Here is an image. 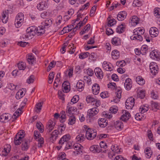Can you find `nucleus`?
<instances>
[{
    "instance_id": "ea45409f",
    "label": "nucleus",
    "mask_w": 160,
    "mask_h": 160,
    "mask_svg": "<svg viewBox=\"0 0 160 160\" xmlns=\"http://www.w3.org/2000/svg\"><path fill=\"white\" fill-rule=\"evenodd\" d=\"M69 116V118L68 119L69 122L68 124L70 125H72L74 124L75 122L76 119L75 117L73 115H70Z\"/></svg>"
},
{
    "instance_id": "39448f33",
    "label": "nucleus",
    "mask_w": 160,
    "mask_h": 160,
    "mask_svg": "<svg viewBox=\"0 0 160 160\" xmlns=\"http://www.w3.org/2000/svg\"><path fill=\"white\" fill-rule=\"evenodd\" d=\"M96 136V133L93 130H91L90 128H88L86 131V137L89 140L93 139Z\"/></svg>"
},
{
    "instance_id": "c9c22d12",
    "label": "nucleus",
    "mask_w": 160,
    "mask_h": 160,
    "mask_svg": "<svg viewBox=\"0 0 160 160\" xmlns=\"http://www.w3.org/2000/svg\"><path fill=\"white\" fill-rule=\"evenodd\" d=\"M111 55L113 59H117L119 57V53L117 50H114L112 52Z\"/></svg>"
},
{
    "instance_id": "9b49d317",
    "label": "nucleus",
    "mask_w": 160,
    "mask_h": 160,
    "mask_svg": "<svg viewBox=\"0 0 160 160\" xmlns=\"http://www.w3.org/2000/svg\"><path fill=\"white\" fill-rule=\"evenodd\" d=\"M94 71L96 76L98 78L101 79L103 78V72L101 68H96L95 69Z\"/></svg>"
},
{
    "instance_id": "9d476101",
    "label": "nucleus",
    "mask_w": 160,
    "mask_h": 160,
    "mask_svg": "<svg viewBox=\"0 0 160 160\" xmlns=\"http://www.w3.org/2000/svg\"><path fill=\"white\" fill-rule=\"evenodd\" d=\"M112 125L116 129L119 131L121 130L123 127V123L120 121H118L114 122Z\"/></svg>"
},
{
    "instance_id": "69168bd1",
    "label": "nucleus",
    "mask_w": 160,
    "mask_h": 160,
    "mask_svg": "<svg viewBox=\"0 0 160 160\" xmlns=\"http://www.w3.org/2000/svg\"><path fill=\"white\" fill-rule=\"evenodd\" d=\"M54 72H52L50 73L49 75V81H51V82H49V83H52L53 81V78L54 77Z\"/></svg>"
},
{
    "instance_id": "20e7f679",
    "label": "nucleus",
    "mask_w": 160,
    "mask_h": 160,
    "mask_svg": "<svg viewBox=\"0 0 160 160\" xmlns=\"http://www.w3.org/2000/svg\"><path fill=\"white\" fill-rule=\"evenodd\" d=\"M135 99L132 97L128 98L125 102V105L127 109H132L134 106Z\"/></svg>"
},
{
    "instance_id": "4c0bfd02",
    "label": "nucleus",
    "mask_w": 160,
    "mask_h": 160,
    "mask_svg": "<svg viewBox=\"0 0 160 160\" xmlns=\"http://www.w3.org/2000/svg\"><path fill=\"white\" fill-rule=\"evenodd\" d=\"M58 62H59L61 64V62L60 61H57V62H55L54 61H52L49 64V66L48 67L47 71L48 72H49L51 69L53 67H54L55 66V64H58L57 63Z\"/></svg>"
},
{
    "instance_id": "a211bd4d",
    "label": "nucleus",
    "mask_w": 160,
    "mask_h": 160,
    "mask_svg": "<svg viewBox=\"0 0 160 160\" xmlns=\"http://www.w3.org/2000/svg\"><path fill=\"white\" fill-rule=\"evenodd\" d=\"M149 33L151 35H152V37H156L158 34V29L155 27H152L150 28L149 30Z\"/></svg>"
},
{
    "instance_id": "6e6d98bb",
    "label": "nucleus",
    "mask_w": 160,
    "mask_h": 160,
    "mask_svg": "<svg viewBox=\"0 0 160 160\" xmlns=\"http://www.w3.org/2000/svg\"><path fill=\"white\" fill-rule=\"evenodd\" d=\"M68 105H67V111H66V112H67V113H68V116H70V115H72L73 113H72V112H75V111H76L77 110V108H75V107H72V108H71L70 109L71 110V111H70V112H68Z\"/></svg>"
},
{
    "instance_id": "ddd939ff",
    "label": "nucleus",
    "mask_w": 160,
    "mask_h": 160,
    "mask_svg": "<svg viewBox=\"0 0 160 160\" xmlns=\"http://www.w3.org/2000/svg\"><path fill=\"white\" fill-rule=\"evenodd\" d=\"M10 117V114L8 113H4L0 116V120L2 122H5L9 120Z\"/></svg>"
},
{
    "instance_id": "cd10ccee",
    "label": "nucleus",
    "mask_w": 160,
    "mask_h": 160,
    "mask_svg": "<svg viewBox=\"0 0 160 160\" xmlns=\"http://www.w3.org/2000/svg\"><path fill=\"white\" fill-rule=\"evenodd\" d=\"M52 19L48 18L43 22L42 23V25L45 28V27L50 26L52 24Z\"/></svg>"
},
{
    "instance_id": "49530a36",
    "label": "nucleus",
    "mask_w": 160,
    "mask_h": 160,
    "mask_svg": "<svg viewBox=\"0 0 160 160\" xmlns=\"http://www.w3.org/2000/svg\"><path fill=\"white\" fill-rule=\"evenodd\" d=\"M43 103V102H41L38 103L36 105L35 111L37 113H39L40 112Z\"/></svg>"
},
{
    "instance_id": "5fc2aeb1",
    "label": "nucleus",
    "mask_w": 160,
    "mask_h": 160,
    "mask_svg": "<svg viewBox=\"0 0 160 160\" xmlns=\"http://www.w3.org/2000/svg\"><path fill=\"white\" fill-rule=\"evenodd\" d=\"M23 92L22 90H20L18 92L16 95V98L17 99H19L23 96Z\"/></svg>"
},
{
    "instance_id": "412c9836",
    "label": "nucleus",
    "mask_w": 160,
    "mask_h": 160,
    "mask_svg": "<svg viewBox=\"0 0 160 160\" xmlns=\"http://www.w3.org/2000/svg\"><path fill=\"white\" fill-rule=\"evenodd\" d=\"M70 88V84L68 81L64 82L62 86V89H64L63 92H67L69 91V89Z\"/></svg>"
},
{
    "instance_id": "5701e85b",
    "label": "nucleus",
    "mask_w": 160,
    "mask_h": 160,
    "mask_svg": "<svg viewBox=\"0 0 160 160\" xmlns=\"http://www.w3.org/2000/svg\"><path fill=\"white\" fill-rule=\"evenodd\" d=\"M125 27L126 25L124 23L121 24L116 28V32L119 33H122L124 31Z\"/></svg>"
},
{
    "instance_id": "7c9ffc66",
    "label": "nucleus",
    "mask_w": 160,
    "mask_h": 160,
    "mask_svg": "<svg viewBox=\"0 0 160 160\" xmlns=\"http://www.w3.org/2000/svg\"><path fill=\"white\" fill-rule=\"evenodd\" d=\"M55 125V123L52 121L49 120L48 122L47 125V128L48 129V132H50L53 129Z\"/></svg>"
},
{
    "instance_id": "680f3d73",
    "label": "nucleus",
    "mask_w": 160,
    "mask_h": 160,
    "mask_svg": "<svg viewBox=\"0 0 160 160\" xmlns=\"http://www.w3.org/2000/svg\"><path fill=\"white\" fill-rule=\"evenodd\" d=\"M71 31V29H67V28L66 27H64L62 30L60 32V35H63L65 33H68Z\"/></svg>"
},
{
    "instance_id": "3c124183",
    "label": "nucleus",
    "mask_w": 160,
    "mask_h": 160,
    "mask_svg": "<svg viewBox=\"0 0 160 160\" xmlns=\"http://www.w3.org/2000/svg\"><path fill=\"white\" fill-rule=\"evenodd\" d=\"M142 5L141 1L139 0H134L132 3V5L134 7H140Z\"/></svg>"
},
{
    "instance_id": "0eeeda50",
    "label": "nucleus",
    "mask_w": 160,
    "mask_h": 160,
    "mask_svg": "<svg viewBox=\"0 0 160 160\" xmlns=\"http://www.w3.org/2000/svg\"><path fill=\"white\" fill-rule=\"evenodd\" d=\"M90 151L93 152L94 153H98L100 152L104 153L106 151L105 150L102 151V149L100 148L99 146L98 145H93L90 148Z\"/></svg>"
},
{
    "instance_id": "f704fd0d",
    "label": "nucleus",
    "mask_w": 160,
    "mask_h": 160,
    "mask_svg": "<svg viewBox=\"0 0 160 160\" xmlns=\"http://www.w3.org/2000/svg\"><path fill=\"white\" fill-rule=\"evenodd\" d=\"M22 141V139L21 137H19L18 135H16L14 138V142L15 145H19Z\"/></svg>"
},
{
    "instance_id": "e433bc0d",
    "label": "nucleus",
    "mask_w": 160,
    "mask_h": 160,
    "mask_svg": "<svg viewBox=\"0 0 160 160\" xmlns=\"http://www.w3.org/2000/svg\"><path fill=\"white\" fill-rule=\"evenodd\" d=\"M136 80L138 84L141 85H143L145 82V80L141 77L139 76L137 77Z\"/></svg>"
},
{
    "instance_id": "bb28decb",
    "label": "nucleus",
    "mask_w": 160,
    "mask_h": 160,
    "mask_svg": "<svg viewBox=\"0 0 160 160\" xmlns=\"http://www.w3.org/2000/svg\"><path fill=\"white\" fill-rule=\"evenodd\" d=\"M130 39L132 40H137L140 41H141L143 40L142 37L140 35V33L137 32V35H133L130 37Z\"/></svg>"
},
{
    "instance_id": "f3484780",
    "label": "nucleus",
    "mask_w": 160,
    "mask_h": 160,
    "mask_svg": "<svg viewBox=\"0 0 160 160\" xmlns=\"http://www.w3.org/2000/svg\"><path fill=\"white\" fill-rule=\"evenodd\" d=\"M150 70V72L154 75H156V73H158V67L156 65H153L150 63L149 66Z\"/></svg>"
},
{
    "instance_id": "6e6552de",
    "label": "nucleus",
    "mask_w": 160,
    "mask_h": 160,
    "mask_svg": "<svg viewBox=\"0 0 160 160\" xmlns=\"http://www.w3.org/2000/svg\"><path fill=\"white\" fill-rule=\"evenodd\" d=\"M122 113L123 114L121 116L120 119L124 122L128 120L131 117V115L129 112L125 110H123Z\"/></svg>"
},
{
    "instance_id": "4468645a",
    "label": "nucleus",
    "mask_w": 160,
    "mask_h": 160,
    "mask_svg": "<svg viewBox=\"0 0 160 160\" xmlns=\"http://www.w3.org/2000/svg\"><path fill=\"white\" fill-rule=\"evenodd\" d=\"M30 141L28 140H23L22 144V149L23 151H27L29 147Z\"/></svg>"
},
{
    "instance_id": "b1692460",
    "label": "nucleus",
    "mask_w": 160,
    "mask_h": 160,
    "mask_svg": "<svg viewBox=\"0 0 160 160\" xmlns=\"http://www.w3.org/2000/svg\"><path fill=\"white\" fill-rule=\"evenodd\" d=\"M150 56L151 58L154 59H160V53L154 50L151 52L150 53Z\"/></svg>"
},
{
    "instance_id": "2eb2a0df",
    "label": "nucleus",
    "mask_w": 160,
    "mask_h": 160,
    "mask_svg": "<svg viewBox=\"0 0 160 160\" xmlns=\"http://www.w3.org/2000/svg\"><path fill=\"white\" fill-rule=\"evenodd\" d=\"M99 110L97 108H92L89 109L88 111V115L89 117H93L96 115L98 112Z\"/></svg>"
},
{
    "instance_id": "4be33fe9",
    "label": "nucleus",
    "mask_w": 160,
    "mask_h": 160,
    "mask_svg": "<svg viewBox=\"0 0 160 160\" xmlns=\"http://www.w3.org/2000/svg\"><path fill=\"white\" fill-rule=\"evenodd\" d=\"M100 87L99 85L97 83L94 84L92 87V90L93 94H98L99 91Z\"/></svg>"
},
{
    "instance_id": "79ce46f5",
    "label": "nucleus",
    "mask_w": 160,
    "mask_h": 160,
    "mask_svg": "<svg viewBox=\"0 0 160 160\" xmlns=\"http://www.w3.org/2000/svg\"><path fill=\"white\" fill-rule=\"evenodd\" d=\"M76 139L77 140V141L81 142H83L85 139V138L84 134H81L77 136Z\"/></svg>"
},
{
    "instance_id": "c85d7f7f",
    "label": "nucleus",
    "mask_w": 160,
    "mask_h": 160,
    "mask_svg": "<svg viewBox=\"0 0 160 160\" xmlns=\"http://www.w3.org/2000/svg\"><path fill=\"white\" fill-rule=\"evenodd\" d=\"M102 67L105 70L108 71H111L113 69L112 67H110L109 64L105 61L103 63Z\"/></svg>"
},
{
    "instance_id": "052dcab7",
    "label": "nucleus",
    "mask_w": 160,
    "mask_h": 160,
    "mask_svg": "<svg viewBox=\"0 0 160 160\" xmlns=\"http://www.w3.org/2000/svg\"><path fill=\"white\" fill-rule=\"evenodd\" d=\"M25 132L23 130H21L20 131L18 132L16 135H18V136L19 137H21V138L23 139V138H24L25 136Z\"/></svg>"
},
{
    "instance_id": "aec40b11",
    "label": "nucleus",
    "mask_w": 160,
    "mask_h": 160,
    "mask_svg": "<svg viewBox=\"0 0 160 160\" xmlns=\"http://www.w3.org/2000/svg\"><path fill=\"white\" fill-rule=\"evenodd\" d=\"M98 123L100 127L103 128L106 126L108 123L106 119L105 118H102L99 119L98 120Z\"/></svg>"
},
{
    "instance_id": "7ed1b4c3",
    "label": "nucleus",
    "mask_w": 160,
    "mask_h": 160,
    "mask_svg": "<svg viewBox=\"0 0 160 160\" xmlns=\"http://www.w3.org/2000/svg\"><path fill=\"white\" fill-rule=\"evenodd\" d=\"M23 19V14L21 12L18 13L16 16L15 20V25L16 28H18L22 25Z\"/></svg>"
},
{
    "instance_id": "473e14b6",
    "label": "nucleus",
    "mask_w": 160,
    "mask_h": 160,
    "mask_svg": "<svg viewBox=\"0 0 160 160\" xmlns=\"http://www.w3.org/2000/svg\"><path fill=\"white\" fill-rule=\"evenodd\" d=\"M143 113L141 112L137 113L135 116V119L137 120H142L145 118L144 117Z\"/></svg>"
},
{
    "instance_id": "a18cd8bd",
    "label": "nucleus",
    "mask_w": 160,
    "mask_h": 160,
    "mask_svg": "<svg viewBox=\"0 0 160 160\" xmlns=\"http://www.w3.org/2000/svg\"><path fill=\"white\" fill-rule=\"evenodd\" d=\"M36 127L41 133H42L43 132V126L41 122H39L37 123Z\"/></svg>"
},
{
    "instance_id": "dca6fc26",
    "label": "nucleus",
    "mask_w": 160,
    "mask_h": 160,
    "mask_svg": "<svg viewBox=\"0 0 160 160\" xmlns=\"http://www.w3.org/2000/svg\"><path fill=\"white\" fill-rule=\"evenodd\" d=\"M8 10H6L3 12L2 15V20L3 23H6L8 20Z\"/></svg>"
},
{
    "instance_id": "1a4fd4ad",
    "label": "nucleus",
    "mask_w": 160,
    "mask_h": 160,
    "mask_svg": "<svg viewBox=\"0 0 160 160\" xmlns=\"http://www.w3.org/2000/svg\"><path fill=\"white\" fill-rule=\"evenodd\" d=\"M79 100V97L78 95H75L71 99V102L68 104V112H70L71 109L72 108V106L71 105L76 103Z\"/></svg>"
},
{
    "instance_id": "f03ea898",
    "label": "nucleus",
    "mask_w": 160,
    "mask_h": 160,
    "mask_svg": "<svg viewBox=\"0 0 160 160\" xmlns=\"http://www.w3.org/2000/svg\"><path fill=\"white\" fill-rule=\"evenodd\" d=\"M70 139V136L68 135H66L63 136L59 141V143L60 145H63L64 144L66 145L65 148L67 149L71 148V143H68L67 141Z\"/></svg>"
},
{
    "instance_id": "f8f14e48",
    "label": "nucleus",
    "mask_w": 160,
    "mask_h": 160,
    "mask_svg": "<svg viewBox=\"0 0 160 160\" xmlns=\"http://www.w3.org/2000/svg\"><path fill=\"white\" fill-rule=\"evenodd\" d=\"M127 15V13L125 11H122L120 12L117 15V19L119 21H122L126 18Z\"/></svg>"
},
{
    "instance_id": "c03bdc74",
    "label": "nucleus",
    "mask_w": 160,
    "mask_h": 160,
    "mask_svg": "<svg viewBox=\"0 0 160 160\" xmlns=\"http://www.w3.org/2000/svg\"><path fill=\"white\" fill-rule=\"evenodd\" d=\"M37 7L39 10H44L46 8L44 5L43 1H41L39 4H38Z\"/></svg>"
},
{
    "instance_id": "bf43d9fd",
    "label": "nucleus",
    "mask_w": 160,
    "mask_h": 160,
    "mask_svg": "<svg viewBox=\"0 0 160 160\" xmlns=\"http://www.w3.org/2000/svg\"><path fill=\"white\" fill-rule=\"evenodd\" d=\"M68 42L67 41L63 44V46L60 49V51L62 54H63L65 53L66 50L65 48L68 46Z\"/></svg>"
},
{
    "instance_id": "603ef678",
    "label": "nucleus",
    "mask_w": 160,
    "mask_h": 160,
    "mask_svg": "<svg viewBox=\"0 0 160 160\" xmlns=\"http://www.w3.org/2000/svg\"><path fill=\"white\" fill-rule=\"evenodd\" d=\"M111 149L113 152L117 153H118L120 152L118 146L117 145H112Z\"/></svg>"
},
{
    "instance_id": "338daca9",
    "label": "nucleus",
    "mask_w": 160,
    "mask_h": 160,
    "mask_svg": "<svg viewBox=\"0 0 160 160\" xmlns=\"http://www.w3.org/2000/svg\"><path fill=\"white\" fill-rule=\"evenodd\" d=\"M96 10V6H94L92 7L90 10V16L92 17L94 15Z\"/></svg>"
},
{
    "instance_id": "e2e57ef3",
    "label": "nucleus",
    "mask_w": 160,
    "mask_h": 160,
    "mask_svg": "<svg viewBox=\"0 0 160 160\" xmlns=\"http://www.w3.org/2000/svg\"><path fill=\"white\" fill-rule=\"evenodd\" d=\"M116 21L114 19L109 20L108 21V26L109 27H111L115 24L116 23Z\"/></svg>"
},
{
    "instance_id": "423d86ee",
    "label": "nucleus",
    "mask_w": 160,
    "mask_h": 160,
    "mask_svg": "<svg viewBox=\"0 0 160 160\" xmlns=\"http://www.w3.org/2000/svg\"><path fill=\"white\" fill-rule=\"evenodd\" d=\"M11 146L10 145L6 144L3 149L0 150V155L3 156H6L10 152Z\"/></svg>"
},
{
    "instance_id": "864d4df0",
    "label": "nucleus",
    "mask_w": 160,
    "mask_h": 160,
    "mask_svg": "<svg viewBox=\"0 0 160 160\" xmlns=\"http://www.w3.org/2000/svg\"><path fill=\"white\" fill-rule=\"evenodd\" d=\"M18 67L20 70H24L26 67L25 63L23 62H19L18 64Z\"/></svg>"
},
{
    "instance_id": "58836bf2",
    "label": "nucleus",
    "mask_w": 160,
    "mask_h": 160,
    "mask_svg": "<svg viewBox=\"0 0 160 160\" xmlns=\"http://www.w3.org/2000/svg\"><path fill=\"white\" fill-rule=\"evenodd\" d=\"M86 100L88 103H92V104L94 105V102L96 101V99L92 96L89 95L87 97Z\"/></svg>"
},
{
    "instance_id": "de8ad7c7",
    "label": "nucleus",
    "mask_w": 160,
    "mask_h": 160,
    "mask_svg": "<svg viewBox=\"0 0 160 160\" xmlns=\"http://www.w3.org/2000/svg\"><path fill=\"white\" fill-rule=\"evenodd\" d=\"M90 53L88 52H82L79 55V57L81 59H84L88 57L90 55Z\"/></svg>"
},
{
    "instance_id": "4d7b16f0",
    "label": "nucleus",
    "mask_w": 160,
    "mask_h": 160,
    "mask_svg": "<svg viewBox=\"0 0 160 160\" xmlns=\"http://www.w3.org/2000/svg\"><path fill=\"white\" fill-rule=\"evenodd\" d=\"M138 96L141 99L145 97V91L143 90H140L138 92Z\"/></svg>"
},
{
    "instance_id": "8fccbe9b",
    "label": "nucleus",
    "mask_w": 160,
    "mask_h": 160,
    "mask_svg": "<svg viewBox=\"0 0 160 160\" xmlns=\"http://www.w3.org/2000/svg\"><path fill=\"white\" fill-rule=\"evenodd\" d=\"M90 25L89 24H88L83 29L82 31L80 32V34L81 35H82L85 33L86 31H88L90 29Z\"/></svg>"
},
{
    "instance_id": "09e8293b",
    "label": "nucleus",
    "mask_w": 160,
    "mask_h": 160,
    "mask_svg": "<svg viewBox=\"0 0 160 160\" xmlns=\"http://www.w3.org/2000/svg\"><path fill=\"white\" fill-rule=\"evenodd\" d=\"M154 16L157 18H160V8H157L154 9Z\"/></svg>"
},
{
    "instance_id": "a19ab883",
    "label": "nucleus",
    "mask_w": 160,
    "mask_h": 160,
    "mask_svg": "<svg viewBox=\"0 0 160 160\" xmlns=\"http://www.w3.org/2000/svg\"><path fill=\"white\" fill-rule=\"evenodd\" d=\"M22 108H18L16 111L14 113L13 115L12 116V118L14 119H16L21 114V111Z\"/></svg>"
},
{
    "instance_id": "774afa93",
    "label": "nucleus",
    "mask_w": 160,
    "mask_h": 160,
    "mask_svg": "<svg viewBox=\"0 0 160 160\" xmlns=\"http://www.w3.org/2000/svg\"><path fill=\"white\" fill-rule=\"evenodd\" d=\"M126 64V63L124 60L118 61L117 62V65L118 66L123 67Z\"/></svg>"
},
{
    "instance_id": "72a5a7b5",
    "label": "nucleus",
    "mask_w": 160,
    "mask_h": 160,
    "mask_svg": "<svg viewBox=\"0 0 160 160\" xmlns=\"http://www.w3.org/2000/svg\"><path fill=\"white\" fill-rule=\"evenodd\" d=\"M138 18L136 16H133L131 19V23L132 26H135L139 22Z\"/></svg>"
},
{
    "instance_id": "c756f323",
    "label": "nucleus",
    "mask_w": 160,
    "mask_h": 160,
    "mask_svg": "<svg viewBox=\"0 0 160 160\" xmlns=\"http://www.w3.org/2000/svg\"><path fill=\"white\" fill-rule=\"evenodd\" d=\"M74 148L76 150V151L77 152V154L82 152L81 150L83 149V147L80 144H77L74 145Z\"/></svg>"
},
{
    "instance_id": "37998d69",
    "label": "nucleus",
    "mask_w": 160,
    "mask_h": 160,
    "mask_svg": "<svg viewBox=\"0 0 160 160\" xmlns=\"http://www.w3.org/2000/svg\"><path fill=\"white\" fill-rule=\"evenodd\" d=\"M84 84L83 83L79 81L77 82L76 87L79 91H82L84 88Z\"/></svg>"
},
{
    "instance_id": "6ab92c4d",
    "label": "nucleus",
    "mask_w": 160,
    "mask_h": 160,
    "mask_svg": "<svg viewBox=\"0 0 160 160\" xmlns=\"http://www.w3.org/2000/svg\"><path fill=\"white\" fill-rule=\"evenodd\" d=\"M125 88L127 90H130L132 87V82L131 79L130 78L127 79L124 83Z\"/></svg>"
},
{
    "instance_id": "f257e3e1",
    "label": "nucleus",
    "mask_w": 160,
    "mask_h": 160,
    "mask_svg": "<svg viewBox=\"0 0 160 160\" xmlns=\"http://www.w3.org/2000/svg\"><path fill=\"white\" fill-rule=\"evenodd\" d=\"M45 27L42 25L37 27L32 26L28 28L26 30V34H23L22 37L24 38L31 39L36 34L37 36H41L45 32Z\"/></svg>"
},
{
    "instance_id": "a878e982",
    "label": "nucleus",
    "mask_w": 160,
    "mask_h": 160,
    "mask_svg": "<svg viewBox=\"0 0 160 160\" xmlns=\"http://www.w3.org/2000/svg\"><path fill=\"white\" fill-rule=\"evenodd\" d=\"M112 43L115 46L120 45L121 44V40L119 38L115 37L112 39Z\"/></svg>"
},
{
    "instance_id": "0e129e2a",
    "label": "nucleus",
    "mask_w": 160,
    "mask_h": 160,
    "mask_svg": "<svg viewBox=\"0 0 160 160\" xmlns=\"http://www.w3.org/2000/svg\"><path fill=\"white\" fill-rule=\"evenodd\" d=\"M34 79L35 77L33 75H31L30 76L29 78L28 79H27V82L29 84L33 83L34 81Z\"/></svg>"
},
{
    "instance_id": "13d9d810",
    "label": "nucleus",
    "mask_w": 160,
    "mask_h": 160,
    "mask_svg": "<svg viewBox=\"0 0 160 160\" xmlns=\"http://www.w3.org/2000/svg\"><path fill=\"white\" fill-rule=\"evenodd\" d=\"M150 151V149L149 148H146L145 150L146 154L148 156V157H146L148 158H149L151 157V155H152V152Z\"/></svg>"
},
{
    "instance_id": "393cba45",
    "label": "nucleus",
    "mask_w": 160,
    "mask_h": 160,
    "mask_svg": "<svg viewBox=\"0 0 160 160\" xmlns=\"http://www.w3.org/2000/svg\"><path fill=\"white\" fill-rule=\"evenodd\" d=\"M58 131L57 130H55L51 134L50 140L52 142L55 141L58 137Z\"/></svg>"
},
{
    "instance_id": "2f4dec72",
    "label": "nucleus",
    "mask_w": 160,
    "mask_h": 160,
    "mask_svg": "<svg viewBox=\"0 0 160 160\" xmlns=\"http://www.w3.org/2000/svg\"><path fill=\"white\" fill-rule=\"evenodd\" d=\"M27 60L29 64H33L35 63V58L34 56L32 55V54H28V58L27 59Z\"/></svg>"
}]
</instances>
